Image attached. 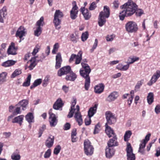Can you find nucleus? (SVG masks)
I'll use <instances>...</instances> for the list:
<instances>
[{
  "instance_id": "1",
  "label": "nucleus",
  "mask_w": 160,
  "mask_h": 160,
  "mask_svg": "<svg viewBox=\"0 0 160 160\" xmlns=\"http://www.w3.org/2000/svg\"><path fill=\"white\" fill-rule=\"evenodd\" d=\"M123 10L119 13L120 19L123 20L125 17L132 16L138 8L137 5L132 0L128 1L121 7Z\"/></svg>"
},
{
  "instance_id": "2",
  "label": "nucleus",
  "mask_w": 160,
  "mask_h": 160,
  "mask_svg": "<svg viewBox=\"0 0 160 160\" xmlns=\"http://www.w3.org/2000/svg\"><path fill=\"white\" fill-rule=\"evenodd\" d=\"M76 103V100H74L72 102L70 111L68 115V118H70L72 117L73 113L75 114L74 118L78 122L79 125L80 126V112L79 111V107L78 105L76 106L75 108V106Z\"/></svg>"
},
{
  "instance_id": "3",
  "label": "nucleus",
  "mask_w": 160,
  "mask_h": 160,
  "mask_svg": "<svg viewBox=\"0 0 160 160\" xmlns=\"http://www.w3.org/2000/svg\"><path fill=\"white\" fill-rule=\"evenodd\" d=\"M110 15V10L109 7L107 6L104 7L103 11L100 12L98 18V24L99 26L102 27L106 22V18H108Z\"/></svg>"
},
{
  "instance_id": "4",
  "label": "nucleus",
  "mask_w": 160,
  "mask_h": 160,
  "mask_svg": "<svg viewBox=\"0 0 160 160\" xmlns=\"http://www.w3.org/2000/svg\"><path fill=\"white\" fill-rule=\"evenodd\" d=\"M125 27L126 31L130 33L136 32L138 29L137 23L133 21L128 22L126 24Z\"/></svg>"
},
{
  "instance_id": "5",
  "label": "nucleus",
  "mask_w": 160,
  "mask_h": 160,
  "mask_svg": "<svg viewBox=\"0 0 160 160\" xmlns=\"http://www.w3.org/2000/svg\"><path fill=\"white\" fill-rule=\"evenodd\" d=\"M63 16L62 12L60 10H58L56 11L54 15L53 22L56 29H59L60 28V27L58 26L61 23V18L63 17Z\"/></svg>"
},
{
  "instance_id": "6",
  "label": "nucleus",
  "mask_w": 160,
  "mask_h": 160,
  "mask_svg": "<svg viewBox=\"0 0 160 160\" xmlns=\"http://www.w3.org/2000/svg\"><path fill=\"white\" fill-rule=\"evenodd\" d=\"M84 145L85 153L87 156L92 155L93 152L94 148L88 139L85 140Z\"/></svg>"
},
{
  "instance_id": "7",
  "label": "nucleus",
  "mask_w": 160,
  "mask_h": 160,
  "mask_svg": "<svg viewBox=\"0 0 160 160\" xmlns=\"http://www.w3.org/2000/svg\"><path fill=\"white\" fill-rule=\"evenodd\" d=\"M91 72L81 70V75L85 79L84 87L86 90H88L90 85V80L89 74Z\"/></svg>"
},
{
  "instance_id": "8",
  "label": "nucleus",
  "mask_w": 160,
  "mask_h": 160,
  "mask_svg": "<svg viewBox=\"0 0 160 160\" xmlns=\"http://www.w3.org/2000/svg\"><path fill=\"white\" fill-rule=\"evenodd\" d=\"M105 116L107 122L105 124L111 125L115 123L116 118L114 115L110 111H107L105 112Z\"/></svg>"
},
{
  "instance_id": "9",
  "label": "nucleus",
  "mask_w": 160,
  "mask_h": 160,
  "mask_svg": "<svg viewBox=\"0 0 160 160\" xmlns=\"http://www.w3.org/2000/svg\"><path fill=\"white\" fill-rule=\"evenodd\" d=\"M126 151L127 160H135V155L133 153L132 149L130 143L127 144Z\"/></svg>"
},
{
  "instance_id": "10",
  "label": "nucleus",
  "mask_w": 160,
  "mask_h": 160,
  "mask_svg": "<svg viewBox=\"0 0 160 160\" xmlns=\"http://www.w3.org/2000/svg\"><path fill=\"white\" fill-rule=\"evenodd\" d=\"M52 109H50L49 112V122L50 126L52 127H54L57 124L58 120L55 114L52 112Z\"/></svg>"
},
{
  "instance_id": "11",
  "label": "nucleus",
  "mask_w": 160,
  "mask_h": 160,
  "mask_svg": "<svg viewBox=\"0 0 160 160\" xmlns=\"http://www.w3.org/2000/svg\"><path fill=\"white\" fill-rule=\"evenodd\" d=\"M71 71V68L70 66L64 67L58 70V74L60 77L64 75H67Z\"/></svg>"
},
{
  "instance_id": "12",
  "label": "nucleus",
  "mask_w": 160,
  "mask_h": 160,
  "mask_svg": "<svg viewBox=\"0 0 160 160\" xmlns=\"http://www.w3.org/2000/svg\"><path fill=\"white\" fill-rule=\"evenodd\" d=\"M72 5L73 6L70 12V16L72 19H74L77 16V15L78 12V7L77 6L75 1L72 2Z\"/></svg>"
},
{
  "instance_id": "13",
  "label": "nucleus",
  "mask_w": 160,
  "mask_h": 160,
  "mask_svg": "<svg viewBox=\"0 0 160 160\" xmlns=\"http://www.w3.org/2000/svg\"><path fill=\"white\" fill-rule=\"evenodd\" d=\"M26 33V31L24 27L20 26L18 29L15 35L16 37H18L20 39H22V38L25 36Z\"/></svg>"
},
{
  "instance_id": "14",
  "label": "nucleus",
  "mask_w": 160,
  "mask_h": 160,
  "mask_svg": "<svg viewBox=\"0 0 160 160\" xmlns=\"http://www.w3.org/2000/svg\"><path fill=\"white\" fill-rule=\"evenodd\" d=\"M7 15V8L6 6H4L0 10V22H4V20L6 18Z\"/></svg>"
},
{
  "instance_id": "15",
  "label": "nucleus",
  "mask_w": 160,
  "mask_h": 160,
  "mask_svg": "<svg viewBox=\"0 0 160 160\" xmlns=\"http://www.w3.org/2000/svg\"><path fill=\"white\" fill-rule=\"evenodd\" d=\"M17 49V47H15L14 43L12 42L8 49L7 53L10 55H16Z\"/></svg>"
},
{
  "instance_id": "16",
  "label": "nucleus",
  "mask_w": 160,
  "mask_h": 160,
  "mask_svg": "<svg viewBox=\"0 0 160 160\" xmlns=\"http://www.w3.org/2000/svg\"><path fill=\"white\" fill-rule=\"evenodd\" d=\"M81 57L82 54L81 53V64L82 67V69L81 70L91 71V69L87 63V60L84 59L82 61Z\"/></svg>"
},
{
  "instance_id": "17",
  "label": "nucleus",
  "mask_w": 160,
  "mask_h": 160,
  "mask_svg": "<svg viewBox=\"0 0 160 160\" xmlns=\"http://www.w3.org/2000/svg\"><path fill=\"white\" fill-rule=\"evenodd\" d=\"M62 61L61 53L60 52L57 53L56 57V64L55 66L56 69H58L61 67Z\"/></svg>"
},
{
  "instance_id": "18",
  "label": "nucleus",
  "mask_w": 160,
  "mask_h": 160,
  "mask_svg": "<svg viewBox=\"0 0 160 160\" xmlns=\"http://www.w3.org/2000/svg\"><path fill=\"white\" fill-rule=\"evenodd\" d=\"M81 11L82 12L84 18L86 20L89 19L91 16V13L89 12L87 8H85L84 7L81 8Z\"/></svg>"
},
{
  "instance_id": "19",
  "label": "nucleus",
  "mask_w": 160,
  "mask_h": 160,
  "mask_svg": "<svg viewBox=\"0 0 160 160\" xmlns=\"http://www.w3.org/2000/svg\"><path fill=\"white\" fill-rule=\"evenodd\" d=\"M105 132L109 138L116 136V135L114 133L113 130L107 124H105Z\"/></svg>"
},
{
  "instance_id": "20",
  "label": "nucleus",
  "mask_w": 160,
  "mask_h": 160,
  "mask_svg": "<svg viewBox=\"0 0 160 160\" xmlns=\"http://www.w3.org/2000/svg\"><path fill=\"white\" fill-rule=\"evenodd\" d=\"M74 59H75V64H78L80 63V56L78 54L77 55L74 54H72L69 60V62L72 63L74 61Z\"/></svg>"
},
{
  "instance_id": "21",
  "label": "nucleus",
  "mask_w": 160,
  "mask_h": 160,
  "mask_svg": "<svg viewBox=\"0 0 160 160\" xmlns=\"http://www.w3.org/2000/svg\"><path fill=\"white\" fill-rule=\"evenodd\" d=\"M54 136L48 137L45 142V146L48 148L52 147L54 143Z\"/></svg>"
},
{
  "instance_id": "22",
  "label": "nucleus",
  "mask_w": 160,
  "mask_h": 160,
  "mask_svg": "<svg viewBox=\"0 0 160 160\" xmlns=\"http://www.w3.org/2000/svg\"><path fill=\"white\" fill-rule=\"evenodd\" d=\"M118 94L116 92H113L111 93L106 99L107 101L111 102L114 101L118 97Z\"/></svg>"
},
{
  "instance_id": "23",
  "label": "nucleus",
  "mask_w": 160,
  "mask_h": 160,
  "mask_svg": "<svg viewBox=\"0 0 160 160\" xmlns=\"http://www.w3.org/2000/svg\"><path fill=\"white\" fill-rule=\"evenodd\" d=\"M98 106L97 103L95 104L94 106L90 108L88 112V116L92 117L96 113Z\"/></svg>"
},
{
  "instance_id": "24",
  "label": "nucleus",
  "mask_w": 160,
  "mask_h": 160,
  "mask_svg": "<svg viewBox=\"0 0 160 160\" xmlns=\"http://www.w3.org/2000/svg\"><path fill=\"white\" fill-rule=\"evenodd\" d=\"M104 88V85L102 83H100L95 87L94 92L96 93L100 94L103 92Z\"/></svg>"
},
{
  "instance_id": "25",
  "label": "nucleus",
  "mask_w": 160,
  "mask_h": 160,
  "mask_svg": "<svg viewBox=\"0 0 160 160\" xmlns=\"http://www.w3.org/2000/svg\"><path fill=\"white\" fill-rule=\"evenodd\" d=\"M112 138L110 139L108 143V146L109 148H112V147L118 145V143L117 142V138L116 136L112 137Z\"/></svg>"
},
{
  "instance_id": "26",
  "label": "nucleus",
  "mask_w": 160,
  "mask_h": 160,
  "mask_svg": "<svg viewBox=\"0 0 160 160\" xmlns=\"http://www.w3.org/2000/svg\"><path fill=\"white\" fill-rule=\"evenodd\" d=\"M77 78L76 74L71 71L66 76L65 79L67 80L74 81Z\"/></svg>"
},
{
  "instance_id": "27",
  "label": "nucleus",
  "mask_w": 160,
  "mask_h": 160,
  "mask_svg": "<svg viewBox=\"0 0 160 160\" xmlns=\"http://www.w3.org/2000/svg\"><path fill=\"white\" fill-rule=\"evenodd\" d=\"M63 105L62 100L61 99H58L54 104L53 108L55 110H59L62 108Z\"/></svg>"
},
{
  "instance_id": "28",
  "label": "nucleus",
  "mask_w": 160,
  "mask_h": 160,
  "mask_svg": "<svg viewBox=\"0 0 160 160\" xmlns=\"http://www.w3.org/2000/svg\"><path fill=\"white\" fill-rule=\"evenodd\" d=\"M24 116L20 115L15 117L12 120V122L16 123L19 124L20 126L22 125L23 119Z\"/></svg>"
},
{
  "instance_id": "29",
  "label": "nucleus",
  "mask_w": 160,
  "mask_h": 160,
  "mask_svg": "<svg viewBox=\"0 0 160 160\" xmlns=\"http://www.w3.org/2000/svg\"><path fill=\"white\" fill-rule=\"evenodd\" d=\"M28 101L26 99H23L19 102L17 104L18 106H20L23 110H24L28 104Z\"/></svg>"
},
{
  "instance_id": "30",
  "label": "nucleus",
  "mask_w": 160,
  "mask_h": 160,
  "mask_svg": "<svg viewBox=\"0 0 160 160\" xmlns=\"http://www.w3.org/2000/svg\"><path fill=\"white\" fill-rule=\"evenodd\" d=\"M114 150L111 148H107L106 149V156L107 158H110L114 154Z\"/></svg>"
},
{
  "instance_id": "31",
  "label": "nucleus",
  "mask_w": 160,
  "mask_h": 160,
  "mask_svg": "<svg viewBox=\"0 0 160 160\" xmlns=\"http://www.w3.org/2000/svg\"><path fill=\"white\" fill-rule=\"evenodd\" d=\"M29 62L30 63V64L28 67V68L30 70H32L37 64L36 58L34 57L32 58L29 60Z\"/></svg>"
},
{
  "instance_id": "32",
  "label": "nucleus",
  "mask_w": 160,
  "mask_h": 160,
  "mask_svg": "<svg viewBox=\"0 0 160 160\" xmlns=\"http://www.w3.org/2000/svg\"><path fill=\"white\" fill-rule=\"evenodd\" d=\"M7 75V73L5 72L0 73V84H2L6 81Z\"/></svg>"
},
{
  "instance_id": "33",
  "label": "nucleus",
  "mask_w": 160,
  "mask_h": 160,
  "mask_svg": "<svg viewBox=\"0 0 160 160\" xmlns=\"http://www.w3.org/2000/svg\"><path fill=\"white\" fill-rule=\"evenodd\" d=\"M15 62L16 61L12 60H8L3 62L2 64V65L5 67H10L14 65Z\"/></svg>"
},
{
  "instance_id": "34",
  "label": "nucleus",
  "mask_w": 160,
  "mask_h": 160,
  "mask_svg": "<svg viewBox=\"0 0 160 160\" xmlns=\"http://www.w3.org/2000/svg\"><path fill=\"white\" fill-rule=\"evenodd\" d=\"M26 119L29 123H30L34 122V117L32 113H29L26 116Z\"/></svg>"
},
{
  "instance_id": "35",
  "label": "nucleus",
  "mask_w": 160,
  "mask_h": 160,
  "mask_svg": "<svg viewBox=\"0 0 160 160\" xmlns=\"http://www.w3.org/2000/svg\"><path fill=\"white\" fill-rule=\"evenodd\" d=\"M132 135V132L130 130L126 131L124 136V141L125 142L128 141Z\"/></svg>"
},
{
  "instance_id": "36",
  "label": "nucleus",
  "mask_w": 160,
  "mask_h": 160,
  "mask_svg": "<svg viewBox=\"0 0 160 160\" xmlns=\"http://www.w3.org/2000/svg\"><path fill=\"white\" fill-rule=\"evenodd\" d=\"M21 73L22 71L21 69H16L11 74V77L12 78H14L21 74Z\"/></svg>"
},
{
  "instance_id": "37",
  "label": "nucleus",
  "mask_w": 160,
  "mask_h": 160,
  "mask_svg": "<svg viewBox=\"0 0 160 160\" xmlns=\"http://www.w3.org/2000/svg\"><path fill=\"white\" fill-rule=\"evenodd\" d=\"M158 78H159L154 73L150 81L148 82V85L149 86L152 85L153 83H155L157 81Z\"/></svg>"
},
{
  "instance_id": "38",
  "label": "nucleus",
  "mask_w": 160,
  "mask_h": 160,
  "mask_svg": "<svg viewBox=\"0 0 160 160\" xmlns=\"http://www.w3.org/2000/svg\"><path fill=\"white\" fill-rule=\"evenodd\" d=\"M42 82V79L39 78L36 80L33 83V84L30 86V89H32L40 85Z\"/></svg>"
},
{
  "instance_id": "39",
  "label": "nucleus",
  "mask_w": 160,
  "mask_h": 160,
  "mask_svg": "<svg viewBox=\"0 0 160 160\" xmlns=\"http://www.w3.org/2000/svg\"><path fill=\"white\" fill-rule=\"evenodd\" d=\"M147 101L149 104H151L153 102V94L152 92H149L147 98Z\"/></svg>"
},
{
  "instance_id": "40",
  "label": "nucleus",
  "mask_w": 160,
  "mask_h": 160,
  "mask_svg": "<svg viewBox=\"0 0 160 160\" xmlns=\"http://www.w3.org/2000/svg\"><path fill=\"white\" fill-rule=\"evenodd\" d=\"M139 58L138 57L133 56L132 57H129L128 60L127 62H128L130 64H132L134 62L138 61Z\"/></svg>"
},
{
  "instance_id": "41",
  "label": "nucleus",
  "mask_w": 160,
  "mask_h": 160,
  "mask_svg": "<svg viewBox=\"0 0 160 160\" xmlns=\"http://www.w3.org/2000/svg\"><path fill=\"white\" fill-rule=\"evenodd\" d=\"M31 75L30 74L29 75L25 82H23L22 86L24 87H28L30 85Z\"/></svg>"
},
{
  "instance_id": "42",
  "label": "nucleus",
  "mask_w": 160,
  "mask_h": 160,
  "mask_svg": "<svg viewBox=\"0 0 160 160\" xmlns=\"http://www.w3.org/2000/svg\"><path fill=\"white\" fill-rule=\"evenodd\" d=\"M44 23V18L43 17H42L37 22L36 26L37 27H41L43 26Z\"/></svg>"
},
{
  "instance_id": "43",
  "label": "nucleus",
  "mask_w": 160,
  "mask_h": 160,
  "mask_svg": "<svg viewBox=\"0 0 160 160\" xmlns=\"http://www.w3.org/2000/svg\"><path fill=\"white\" fill-rule=\"evenodd\" d=\"M11 158L13 160H20L21 156L18 154L13 153L11 156Z\"/></svg>"
},
{
  "instance_id": "44",
  "label": "nucleus",
  "mask_w": 160,
  "mask_h": 160,
  "mask_svg": "<svg viewBox=\"0 0 160 160\" xmlns=\"http://www.w3.org/2000/svg\"><path fill=\"white\" fill-rule=\"evenodd\" d=\"M42 31V28L37 27L34 31V35L37 37L39 36L41 34Z\"/></svg>"
},
{
  "instance_id": "45",
  "label": "nucleus",
  "mask_w": 160,
  "mask_h": 160,
  "mask_svg": "<svg viewBox=\"0 0 160 160\" xmlns=\"http://www.w3.org/2000/svg\"><path fill=\"white\" fill-rule=\"evenodd\" d=\"M146 144V142L145 140H143L141 143L139 145V148L138 151L140 152H143V149L144 148Z\"/></svg>"
},
{
  "instance_id": "46",
  "label": "nucleus",
  "mask_w": 160,
  "mask_h": 160,
  "mask_svg": "<svg viewBox=\"0 0 160 160\" xmlns=\"http://www.w3.org/2000/svg\"><path fill=\"white\" fill-rule=\"evenodd\" d=\"M88 37V32L86 31L82 33L81 36L82 40L84 42L86 41Z\"/></svg>"
},
{
  "instance_id": "47",
  "label": "nucleus",
  "mask_w": 160,
  "mask_h": 160,
  "mask_svg": "<svg viewBox=\"0 0 160 160\" xmlns=\"http://www.w3.org/2000/svg\"><path fill=\"white\" fill-rule=\"evenodd\" d=\"M61 149V147L60 145H58L54 148L53 153L54 154L58 155L60 152Z\"/></svg>"
},
{
  "instance_id": "48",
  "label": "nucleus",
  "mask_w": 160,
  "mask_h": 160,
  "mask_svg": "<svg viewBox=\"0 0 160 160\" xmlns=\"http://www.w3.org/2000/svg\"><path fill=\"white\" fill-rule=\"evenodd\" d=\"M59 48V44L58 43H55L53 46V49L52 51V53L53 54L56 53Z\"/></svg>"
},
{
  "instance_id": "49",
  "label": "nucleus",
  "mask_w": 160,
  "mask_h": 160,
  "mask_svg": "<svg viewBox=\"0 0 160 160\" xmlns=\"http://www.w3.org/2000/svg\"><path fill=\"white\" fill-rule=\"evenodd\" d=\"M40 48V46L38 45L37 44L36 46L35 47L34 49L32 52V54L33 56H34L38 52Z\"/></svg>"
},
{
  "instance_id": "50",
  "label": "nucleus",
  "mask_w": 160,
  "mask_h": 160,
  "mask_svg": "<svg viewBox=\"0 0 160 160\" xmlns=\"http://www.w3.org/2000/svg\"><path fill=\"white\" fill-rule=\"evenodd\" d=\"M46 129V126L45 125H42V126L41 127V128H40L39 130V136L38 137L39 138L40 137L43 131Z\"/></svg>"
},
{
  "instance_id": "51",
  "label": "nucleus",
  "mask_w": 160,
  "mask_h": 160,
  "mask_svg": "<svg viewBox=\"0 0 160 160\" xmlns=\"http://www.w3.org/2000/svg\"><path fill=\"white\" fill-rule=\"evenodd\" d=\"M142 82L141 81L138 82L135 87V90L136 91H138L139 90L140 87L142 85Z\"/></svg>"
},
{
  "instance_id": "52",
  "label": "nucleus",
  "mask_w": 160,
  "mask_h": 160,
  "mask_svg": "<svg viewBox=\"0 0 160 160\" xmlns=\"http://www.w3.org/2000/svg\"><path fill=\"white\" fill-rule=\"evenodd\" d=\"M51 154V150L49 149L45 152L44 155V158H48L50 157Z\"/></svg>"
},
{
  "instance_id": "53",
  "label": "nucleus",
  "mask_w": 160,
  "mask_h": 160,
  "mask_svg": "<svg viewBox=\"0 0 160 160\" xmlns=\"http://www.w3.org/2000/svg\"><path fill=\"white\" fill-rule=\"evenodd\" d=\"M91 117L88 116L85 119V123L86 125H90L91 122Z\"/></svg>"
},
{
  "instance_id": "54",
  "label": "nucleus",
  "mask_w": 160,
  "mask_h": 160,
  "mask_svg": "<svg viewBox=\"0 0 160 160\" xmlns=\"http://www.w3.org/2000/svg\"><path fill=\"white\" fill-rule=\"evenodd\" d=\"M98 41L97 39H96L95 40L94 43L92 47V49H91L90 51L91 52L93 51L95 49L98 45Z\"/></svg>"
},
{
  "instance_id": "55",
  "label": "nucleus",
  "mask_w": 160,
  "mask_h": 160,
  "mask_svg": "<svg viewBox=\"0 0 160 160\" xmlns=\"http://www.w3.org/2000/svg\"><path fill=\"white\" fill-rule=\"evenodd\" d=\"M49 76H47L43 80V86L44 87H46L48 84V82L49 80Z\"/></svg>"
},
{
  "instance_id": "56",
  "label": "nucleus",
  "mask_w": 160,
  "mask_h": 160,
  "mask_svg": "<svg viewBox=\"0 0 160 160\" xmlns=\"http://www.w3.org/2000/svg\"><path fill=\"white\" fill-rule=\"evenodd\" d=\"M21 112V107H18L15 109L14 112H13V114L14 115H16L17 114L20 113Z\"/></svg>"
},
{
  "instance_id": "57",
  "label": "nucleus",
  "mask_w": 160,
  "mask_h": 160,
  "mask_svg": "<svg viewBox=\"0 0 160 160\" xmlns=\"http://www.w3.org/2000/svg\"><path fill=\"white\" fill-rule=\"evenodd\" d=\"M136 14L137 16H141L143 13V11L141 9H138L136 10Z\"/></svg>"
},
{
  "instance_id": "58",
  "label": "nucleus",
  "mask_w": 160,
  "mask_h": 160,
  "mask_svg": "<svg viewBox=\"0 0 160 160\" xmlns=\"http://www.w3.org/2000/svg\"><path fill=\"white\" fill-rule=\"evenodd\" d=\"M97 6L95 2H92L90 5L89 9L90 10H92L95 9Z\"/></svg>"
},
{
  "instance_id": "59",
  "label": "nucleus",
  "mask_w": 160,
  "mask_h": 160,
  "mask_svg": "<svg viewBox=\"0 0 160 160\" xmlns=\"http://www.w3.org/2000/svg\"><path fill=\"white\" fill-rule=\"evenodd\" d=\"M128 62H126V63H127V64L124 65H123L122 68V71H126L128 69L129 67L130 64Z\"/></svg>"
},
{
  "instance_id": "60",
  "label": "nucleus",
  "mask_w": 160,
  "mask_h": 160,
  "mask_svg": "<svg viewBox=\"0 0 160 160\" xmlns=\"http://www.w3.org/2000/svg\"><path fill=\"white\" fill-rule=\"evenodd\" d=\"M100 128V126L98 124H97L95 126L94 134H96L98 133L99 131V128Z\"/></svg>"
},
{
  "instance_id": "61",
  "label": "nucleus",
  "mask_w": 160,
  "mask_h": 160,
  "mask_svg": "<svg viewBox=\"0 0 160 160\" xmlns=\"http://www.w3.org/2000/svg\"><path fill=\"white\" fill-rule=\"evenodd\" d=\"M71 125L69 123H66L64 126V129L67 130L69 129L70 128Z\"/></svg>"
},
{
  "instance_id": "62",
  "label": "nucleus",
  "mask_w": 160,
  "mask_h": 160,
  "mask_svg": "<svg viewBox=\"0 0 160 160\" xmlns=\"http://www.w3.org/2000/svg\"><path fill=\"white\" fill-rule=\"evenodd\" d=\"M5 51L3 49H0V58H3L5 56Z\"/></svg>"
},
{
  "instance_id": "63",
  "label": "nucleus",
  "mask_w": 160,
  "mask_h": 160,
  "mask_svg": "<svg viewBox=\"0 0 160 160\" xmlns=\"http://www.w3.org/2000/svg\"><path fill=\"white\" fill-rule=\"evenodd\" d=\"M113 7L115 8H117L118 7L119 3L118 1H115L113 2Z\"/></svg>"
},
{
  "instance_id": "64",
  "label": "nucleus",
  "mask_w": 160,
  "mask_h": 160,
  "mask_svg": "<svg viewBox=\"0 0 160 160\" xmlns=\"http://www.w3.org/2000/svg\"><path fill=\"white\" fill-rule=\"evenodd\" d=\"M155 111L157 114L160 113V105H157L155 108Z\"/></svg>"
}]
</instances>
